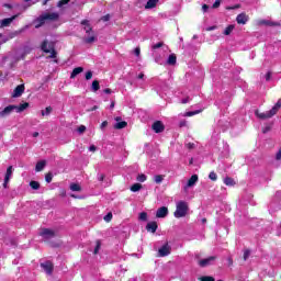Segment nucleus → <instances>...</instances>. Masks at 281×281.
<instances>
[{
	"instance_id": "obj_38",
	"label": "nucleus",
	"mask_w": 281,
	"mask_h": 281,
	"mask_svg": "<svg viewBox=\"0 0 281 281\" xmlns=\"http://www.w3.org/2000/svg\"><path fill=\"white\" fill-rule=\"evenodd\" d=\"M209 179H211V181H217L218 176L216 175V172L211 171V172L209 173Z\"/></svg>"
},
{
	"instance_id": "obj_22",
	"label": "nucleus",
	"mask_w": 281,
	"mask_h": 281,
	"mask_svg": "<svg viewBox=\"0 0 281 281\" xmlns=\"http://www.w3.org/2000/svg\"><path fill=\"white\" fill-rule=\"evenodd\" d=\"M30 106V103L25 102V103H22L20 105H15L14 110H15V113H23V111H25V109H27Z\"/></svg>"
},
{
	"instance_id": "obj_34",
	"label": "nucleus",
	"mask_w": 281,
	"mask_h": 281,
	"mask_svg": "<svg viewBox=\"0 0 281 281\" xmlns=\"http://www.w3.org/2000/svg\"><path fill=\"white\" fill-rule=\"evenodd\" d=\"M139 190H142V184L140 183H134L131 187V192H139Z\"/></svg>"
},
{
	"instance_id": "obj_35",
	"label": "nucleus",
	"mask_w": 281,
	"mask_h": 281,
	"mask_svg": "<svg viewBox=\"0 0 281 281\" xmlns=\"http://www.w3.org/2000/svg\"><path fill=\"white\" fill-rule=\"evenodd\" d=\"M70 190H71L72 192H80V190H81L80 184H78V183H71V184H70Z\"/></svg>"
},
{
	"instance_id": "obj_36",
	"label": "nucleus",
	"mask_w": 281,
	"mask_h": 281,
	"mask_svg": "<svg viewBox=\"0 0 281 281\" xmlns=\"http://www.w3.org/2000/svg\"><path fill=\"white\" fill-rule=\"evenodd\" d=\"M147 177L144 173H139L136 178V181H138L139 183H144V181H146Z\"/></svg>"
},
{
	"instance_id": "obj_15",
	"label": "nucleus",
	"mask_w": 281,
	"mask_h": 281,
	"mask_svg": "<svg viewBox=\"0 0 281 281\" xmlns=\"http://www.w3.org/2000/svg\"><path fill=\"white\" fill-rule=\"evenodd\" d=\"M12 172H13V167L9 166L4 176L3 188H8V183H10V179H12Z\"/></svg>"
},
{
	"instance_id": "obj_17",
	"label": "nucleus",
	"mask_w": 281,
	"mask_h": 281,
	"mask_svg": "<svg viewBox=\"0 0 281 281\" xmlns=\"http://www.w3.org/2000/svg\"><path fill=\"white\" fill-rule=\"evenodd\" d=\"M153 131H155L156 133H164V123H161V121H156L153 125H151Z\"/></svg>"
},
{
	"instance_id": "obj_46",
	"label": "nucleus",
	"mask_w": 281,
	"mask_h": 281,
	"mask_svg": "<svg viewBox=\"0 0 281 281\" xmlns=\"http://www.w3.org/2000/svg\"><path fill=\"white\" fill-rule=\"evenodd\" d=\"M85 131H87V126L85 125H80L78 128H77V132L82 135V133H85Z\"/></svg>"
},
{
	"instance_id": "obj_7",
	"label": "nucleus",
	"mask_w": 281,
	"mask_h": 281,
	"mask_svg": "<svg viewBox=\"0 0 281 281\" xmlns=\"http://www.w3.org/2000/svg\"><path fill=\"white\" fill-rule=\"evenodd\" d=\"M40 235L44 238V240H50L56 236V233L49 228H43Z\"/></svg>"
},
{
	"instance_id": "obj_3",
	"label": "nucleus",
	"mask_w": 281,
	"mask_h": 281,
	"mask_svg": "<svg viewBox=\"0 0 281 281\" xmlns=\"http://www.w3.org/2000/svg\"><path fill=\"white\" fill-rule=\"evenodd\" d=\"M81 25H83V30L86 34H88V37H86L85 41L87 43H93L95 41V36L93 35V29H91L89 20L81 21Z\"/></svg>"
},
{
	"instance_id": "obj_13",
	"label": "nucleus",
	"mask_w": 281,
	"mask_h": 281,
	"mask_svg": "<svg viewBox=\"0 0 281 281\" xmlns=\"http://www.w3.org/2000/svg\"><path fill=\"white\" fill-rule=\"evenodd\" d=\"M255 115H257V117H259V120H270V117H273V115L276 114H271V110L268 112H260V111H256Z\"/></svg>"
},
{
	"instance_id": "obj_59",
	"label": "nucleus",
	"mask_w": 281,
	"mask_h": 281,
	"mask_svg": "<svg viewBox=\"0 0 281 281\" xmlns=\"http://www.w3.org/2000/svg\"><path fill=\"white\" fill-rule=\"evenodd\" d=\"M207 10H210V5L203 4V5H202V11H203V12H207Z\"/></svg>"
},
{
	"instance_id": "obj_43",
	"label": "nucleus",
	"mask_w": 281,
	"mask_h": 281,
	"mask_svg": "<svg viewBox=\"0 0 281 281\" xmlns=\"http://www.w3.org/2000/svg\"><path fill=\"white\" fill-rule=\"evenodd\" d=\"M52 179H54V176H53L52 173H47V175L45 176V181H46V183H52Z\"/></svg>"
},
{
	"instance_id": "obj_32",
	"label": "nucleus",
	"mask_w": 281,
	"mask_h": 281,
	"mask_svg": "<svg viewBox=\"0 0 281 281\" xmlns=\"http://www.w3.org/2000/svg\"><path fill=\"white\" fill-rule=\"evenodd\" d=\"M91 89L94 93H95V91H99L100 90V81H98V80L92 81Z\"/></svg>"
},
{
	"instance_id": "obj_30",
	"label": "nucleus",
	"mask_w": 281,
	"mask_h": 281,
	"mask_svg": "<svg viewBox=\"0 0 281 281\" xmlns=\"http://www.w3.org/2000/svg\"><path fill=\"white\" fill-rule=\"evenodd\" d=\"M177 63V56L171 54L167 59V65H175Z\"/></svg>"
},
{
	"instance_id": "obj_57",
	"label": "nucleus",
	"mask_w": 281,
	"mask_h": 281,
	"mask_svg": "<svg viewBox=\"0 0 281 281\" xmlns=\"http://www.w3.org/2000/svg\"><path fill=\"white\" fill-rule=\"evenodd\" d=\"M100 251V241H97V246L94 248V254H98Z\"/></svg>"
},
{
	"instance_id": "obj_47",
	"label": "nucleus",
	"mask_w": 281,
	"mask_h": 281,
	"mask_svg": "<svg viewBox=\"0 0 281 281\" xmlns=\"http://www.w3.org/2000/svg\"><path fill=\"white\" fill-rule=\"evenodd\" d=\"M113 218V214L112 213H108L105 216H104V221L106 223L111 222V220Z\"/></svg>"
},
{
	"instance_id": "obj_19",
	"label": "nucleus",
	"mask_w": 281,
	"mask_h": 281,
	"mask_svg": "<svg viewBox=\"0 0 281 281\" xmlns=\"http://www.w3.org/2000/svg\"><path fill=\"white\" fill-rule=\"evenodd\" d=\"M23 31H14L12 33L9 34L8 37H5L4 40H2V42H0V45H3V43H8V41L15 38V36L20 35Z\"/></svg>"
},
{
	"instance_id": "obj_39",
	"label": "nucleus",
	"mask_w": 281,
	"mask_h": 281,
	"mask_svg": "<svg viewBox=\"0 0 281 281\" xmlns=\"http://www.w3.org/2000/svg\"><path fill=\"white\" fill-rule=\"evenodd\" d=\"M30 186L33 190H38V188H41V184L37 181H31Z\"/></svg>"
},
{
	"instance_id": "obj_4",
	"label": "nucleus",
	"mask_w": 281,
	"mask_h": 281,
	"mask_svg": "<svg viewBox=\"0 0 281 281\" xmlns=\"http://www.w3.org/2000/svg\"><path fill=\"white\" fill-rule=\"evenodd\" d=\"M54 47V42L46 40L42 43V50L45 52V54H50L49 58H56V49Z\"/></svg>"
},
{
	"instance_id": "obj_40",
	"label": "nucleus",
	"mask_w": 281,
	"mask_h": 281,
	"mask_svg": "<svg viewBox=\"0 0 281 281\" xmlns=\"http://www.w3.org/2000/svg\"><path fill=\"white\" fill-rule=\"evenodd\" d=\"M139 221H148V213L142 212L139 214Z\"/></svg>"
},
{
	"instance_id": "obj_21",
	"label": "nucleus",
	"mask_w": 281,
	"mask_h": 281,
	"mask_svg": "<svg viewBox=\"0 0 281 281\" xmlns=\"http://www.w3.org/2000/svg\"><path fill=\"white\" fill-rule=\"evenodd\" d=\"M259 25H268L269 27H276V26L280 25V23L271 22L269 20H260Z\"/></svg>"
},
{
	"instance_id": "obj_53",
	"label": "nucleus",
	"mask_w": 281,
	"mask_h": 281,
	"mask_svg": "<svg viewBox=\"0 0 281 281\" xmlns=\"http://www.w3.org/2000/svg\"><path fill=\"white\" fill-rule=\"evenodd\" d=\"M162 45L164 43L159 42L153 46V49H159V47H161Z\"/></svg>"
},
{
	"instance_id": "obj_27",
	"label": "nucleus",
	"mask_w": 281,
	"mask_h": 281,
	"mask_svg": "<svg viewBox=\"0 0 281 281\" xmlns=\"http://www.w3.org/2000/svg\"><path fill=\"white\" fill-rule=\"evenodd\" d=\"M126 126H128V123H126L125 121H121L114 125V128H116L117 131H121V128H126Z\"/></svg>"
},
{
	"instance_id": "obj_44",
	"label": "nucleus",
	"mask_w": 281,
	"mask_h": 281,
	"mask_svg": "<svg viewBox=\"0 0 281 281\" xmlns=\"http://www.w3.org/2000/svg\"><path fill=\"white\" fill-rule=\"evenodd\" d=\"M154 181L155 183H161V181H164V176H155Z\"/></svg>"
},
{
	"instance_id": "obj_33",
	"label": "nucleus",
	"mask_w": 281,
	"mask_h": 281,
	"mask_svg": "<svg viewBox=\"0 0 281 281\" xmlns=\"http://www.w3.org/2000/svg\"><path fill=\"white\" fill-rule=\"evenodd\" d=\"M199 281H216V279H214V277L211 276H202L200 278H198Z\"/></svg>"
},
{
	"instance_id": "obj_26",
	"label": "nucleus",
	"mask_w": 281,
	"mask_h": 281,
	"mask_svg": "<svg viewBox=\"0 0 281 281\" xmlns=\"http://www.w3.org/2000/svg\"><path fill=\"white\" fill-rule=\"evenodd\" d=\"M82 71H85V68L82 67L75 68L70 75V78H76V76H78L79 74H82Z\"/></svg>"
},
{
	"instance_id": "obj_62",
	"label": "nucleus",
	"mask_w": 281,
	"mask_h": 281,
	"mask_svg": "<svg viewBox=\"0 0 281 281\" xmlns=\"http://www.w3.org/2000/svg\"><path fill=\"white\" fill-rule=\"evenodd\" d=\"M111 19V15H104L103 18H101V20H103L104 22L109 21Z\"/></svg>"
},
{
	"instance_id": "obj_61",
	"label": "nucleus",
	"mask_w": 281,
	"mask_h": 281,
	"mask_svg": "<svg viewBox=\"0 0 281 281\" xmlns=\"http://www.w3.org/2000/svg\"><path fill=\"white\" fill-rule=\"evenodd\" d=\"M89 150H90V153H95L97 147H95L94 145H91V146L89 147Z\"/></svg>"
},
{
	"instance_id": "obj_56",
	"label": "nucleus",
	"mask_w": 281,
	"mask_h": 281,
	"mask_svg": "<svg viewBox=\"0 0 281 281\" xmlns=\"http://www.w3.org/2000/svg\"><path fill=\"white\" fill-rule=\"evenodd\" d=\"M228 267H232L234 265V259L232 257L227 258Z\"/></svg>"
},
{
	"instance_id": "obj_5",
	"label": "nucleus",
	"mask_w": 281,
	"mask_h": 281,
	"mask_svg": "<svg viewBox=\"0 0 281 281\" xmlns=\"http://www.w3.org/2000/svg\"><path fill=\"white\" fill-rule=\"evenodd\" d=\"M165 273L167 277L175 279L177 276V263L169 262L165 267Z\"/></svg>"
},
{
	"instance_id": "obj_18",
	"label": "nucleus",
	"mask_w": 281,
	"mask_h": 281,
	"mask_svg": "<svg viewBox=\"0 0 281 281\" xmlns=\"http://www.w3.org/2000/svg\"><path fill=\"white\" fill-rule=\"evenodd\" d=\"M198 181H199V176L192 175L191 178L187 182V188H193V186H196Z\"/></svg>"
},
{
	"instance_id": "obj_41",
	"label": "nucleus",
	"mask_w": 281,
	"mask_h": 281,
	"mask_svg": "<svg viewBox=\"0 0 281 281\" xmlns=\"http://www.w3.org/2000/svg\"><path fill=\"white\" fill-rule=\"evenodd\" d=\"M249 256H251V250H249V249H246L245 251H244V260L246 261V260H248L249 259Z\"/></svg>"
},
{
	"instance_id": "obj_28",
	"label": "nucleus",
	"mask_w": 281,
	"mask_h": 281,
	"mask_svg": "<svg viewBox=\"0 0 281 281\" xmlns=\"http://www.w3.org/2000/svg\"><path fill=\"white\" fill-rule=\"evenodd\" d=\"M234 27H236L234 24L228 25V26L224 30V36H229V34H232V32H234Z\"/></svg>"
},
{
	"instance_id": "obj_12",
	"label": "nucleus",
	"mask_w": 281,
	"mask_h": 281,
	"mask_svg": "<svg viewBox=\"0 0 281 281\" xmlns=\"http://www.w3.org/2000/svg\"><path fill=\"white\" fill-rule=\"evenodd\" d=\"M16 105H8L0 112V117H8V115H11L13 111H15Z\"/></svg>"
},
{
	"instance_id": "obj_51",
	"label": "nucleus",
	"mask_w": 281,
	"mask_h": 281,
	"mask_svg": "<svg viewBox=\"0 0 281 281\" xmlns=\"http://www.w3.org/2000/svg\"><path fill=\"white\" fill-rule=\"evenodd\" d=\"M240 8V4H235L233 7H227L226 10H238Z\"/></svg>"
},
{
	"instance_id": "obj_6",
	"label": "nucleus",
	"mask_w": 281,
	"mask_h": 281,
	"mask_svg": "<svg viewBox=\"0 0 281 281\" xmlns=\"http://www.w3.org/2000/svg\"><path fill=\"white\" fill-rule=\"evenodd\" d=\"M172 251V248L170 245L165 244L158 249V258H166V256H170V252Z\"/></svg>"
},
{
	"instance_id": "obj_50",
	"label": "nucleus",
	"mask_w": 281,
	"mask_h": 281,
	"mask_svg": "<svg viewBox=\"0 0 281 281\" xmlns=\"http://www.w3.org/2000/svg\"><path fill=\"white\" fill-rule=\"evenodd\" d=\"M186 126H188V121L182 120V121L179 122V127H180V128H183V127H186Z\"/></svg>"
},
{
	"instance_id": "obj_60",
	"label": "nucleus",
	"mask_w": 281,
	"mask_h": 281,
	"mask_svg": "<svg viewBox=\"0 0 281 281\" xmlns=\"http://www.w3.org/2000/svg\"><path fill=\"white\" fill-rule=\"evenodd\" d=\"M98 181H104V175L99 173L98 175Z\"/></svg>"
},
{
	"instance_id": "obj_11",
	"label": "nucleus",
	"mask_w": 281,
	"mask_h": 281,
	"mask_svg": "<svg viewBox=\"0 0 281 281\" xmlns=\"http://www.w3.org/2000/svg\"><path fill=\"white\" fill-rule=\"evenodd\" d=\"M15 19H19V14L1 20L0 21L1 27H10V25H12V22L15 21Z\"/></svg>"
},
{
	"instance_id": "obj_23",
	"label": "nucleus",
	"mask_w": 281,
	"mask_h": 281,
	"mask_svg": "<svg viewBox=\"0 0 281 281\" xmlns=\"http://www.w3.org/2000/svg\"><path fill=\"white\" fill-rule=\"evenodd\" d=\"M147 232H151V234H155L157 232V222H149L146 226Z\"/></svg>"
},
{
	"instance_id": "obj_42",
	"label": "nucleus",
	"mask_w": 281,
	"mask_h": 281,
	"mask_svg": "<svg viewBox=\"0 0 281 281\" xmlns=\"http://www.w3.org/2000/svg\"><path fill=\"white\" fill-rule=\"evenodd\" d=\"M69 1H71V0H59L57 3V7L63 8V5H67V3H69Z\"/></svg>"
},
{
	"instance_id": "obj_9",
	"label": "nucleus",
	"mask_w": 281,
	"mask_h": 281,
	"mask_svg": "<svg viewBox=\"0 0 281 281\" xmlns=\"http://www.w3.org/2000/svg\"><path fill=\"white\" fill-rule=\"evenodd\" d=\"M41 267L42 269H44L47 276H52V272L54 271V263H52L50 261H44L41 263Z\"/></svg>"
},
{
	"instance_id": "obj_2",
	"label": "nucleus",
	"mask_w": 281,
	"mask_h": 281,
	"mask_svg": "<svg viewBox=\"0 0 281 281\" xmlns=\"http://www.w3.org/2000/svg\"><path fill=\"white\" fill-rule=\"evenodd\" d=\"M190 212V204L186 201H179L177 203V218H186Z\"/></svg>"
},
{
	"instance_id": "obj_16",
	"label": "nucleus",
	"mask_w": 281,
	"mask_h": 281,
	"mask_svg": "<svg viewBox=\"0 0 281 281\" xmlns=\"http://www.w3.org/2000/svg\"><path fill=\"white\" fill-rule=\"evenodd\" d=\"M168 216V207L161 206L156 212V218H166Z\"/></svg>"
},
{
	"instance_id": "obj_45",
	"label": "nucleus",
	"mask_w": 281,
	"mask_h": 281,
	"mask_svg": "<svg viewBox=\"0 0 281 281\" xmlns=\"http://www.w3.org/2000/svg\"><path fill=\"white\" fill-rule=\"evenodd\" d=\"M186 148H188V150H194V148H196V145L194 143H188L186 145Z\"/></svg>"
},
{
	"instance_id": "obj_10",
	"label": "nucleus",
	"mask_w": 281,
	"mask_h": 281,
	"mask_svg": "<svg viewBox=\"0 0 281 281\" xmlns=\"http://www.w3.org/2000/svg\"><path fill=\"white\" fill-rule=\"evenodd\" d=\"M23 93H25V85L22 83L15 87L12 93V98H21Z\"/></svg>"
},
{
	"instance_id": "obj_37",
	"label": "nucleus",
	"mask_w": 281,
	"mask_h": 281,
	"mask_svg": "<svg viewBox=\"0 0 281 281\" xmlns=\"http://www.w3.org/2000/svg\"><path fill=\"white\" fill-rule=\"evenodd\" d=\"M52 114V106H47L45 110H42V115L45 117V115Z\"/></svg>"
},
{
	"instance_id": "obj_58",
	"label": "nucleus",
	"mask_w": 281,
	"mask_h": 281,
	"mask_svg": "<svg viewBox=\"0 0 281 281\" xmlns=\"http://www.w3.org/2000/svg\"><path fill=\"white\" fill-rule=\"evenodd\" d=\"M266 80H267V82H269V80H271V71H268L266 74Z\"/></svg>"
},
{
	"instance_id": "obj_1",
	"label": "nucleus",
	"mask_w": 281,
	"mask_h": 281,
	"mask_svg": "<svg viewBox=\"0 0 281 281\" xmlns=\"http://www.w3.org/2000/svg\"><path fill=\"white\" fill-rule=\"evenodd\" d=\"M59 16L60 15L56 12L45 13L34 21L35 27L38 30V27H41L42 25H45V21H58Z\"/></svg>"
},
{
	"instance_id": "obj_63",
	"label": "nucleus",
	"mask_w": 281,
	"mask_h": 281,
	"mask_svg": "<svg viewBox=\"0 0 281 281\" xmlns=\"http://www.w3.org/2000/svg\"><path fill=\"white\" fill-rule=\"evenodd\" d=\"M103 92L108 93V94L112 93L111 89H109V88L104 89Z\"/></svg>"
},
{
	"instance_id": "obj_31",
	"label": "nucleus",
	"mask_w": 281,
	"mask_h": 281,
	"mask_svg": "<svg viewBox=\"0 0 281 281\" xmlns=\"http://www.w3.org/2000/svg\"><path fill=\"white\" fill-rule=\"evenodd\" d=\"M224 183H225V186H231V187L236 186V181H234L232 177H226L224 179Z\"/></svg>"
},
{
	"instance_id": "obj_64",
	"label": "nucleus",
	"mask_w": 281,
	"mask_h": 281,
	"mask_svg": "<svg viewBox=\"0 0 281 281\" xmlns=\"http://www.w3.org/2000/svg\"><path fill=\"white\" fill-rule=\"evenodd\" d=\"M110 109H115V101H112V102H111Z\"/></svg>"
},
{
	"instance_id": "obj_25",
	"label": "nucleus",
	"mask_w": 281,
	"mask_h": 281,
	"mask_svg": "<svg viewBox=\"0 0 281 281\" xmlns=\"http://www.w3.org/2000/svg\"><path fill=\"white\" fill-rule=\"evenodd\" d=\"M45 166H46L45 160L38 161V162L36 164V166H35L36 172H41L42 170H44Z\"/></svg>"
},
{
	"instance_id": "obj_55",
	"label": "nucleus",
	"mask_w": 281,
	"mask_h": 281,
	"mask_svg": "<svg viewBox=\"0 0 281 281\" xmlns=\"http://www.w3.org/2000/svg\"><path fill=\"white\" fill-rule=\"evenodd\" d=\"M190 102V97H186L184 99H182L181 103L182 104H188Z\"/></svg>"
},
{
	"instance_id": "obj_52",
	"label": "nucleus",
	"mask_w": 281,
	"mask_h": 281,
	"mask_svg": "<svg viewBox=\"0 0 281 281\" xmlns=\"http://www.w3.org/2000/svg\"><path fill=\"white\" fill-rule=\"evenodd\" d=\"M220 7H221V0H216V1L213 3V5H212L213 9H216V8H220Z\"/></svg>"
},
{
	"instance_id": "obj_48",
	"label": "nucleus",
	"mask_w": 281,
	"mask_h": 281,
	"mask_svg": "<svg viewBox=\"0 0 281 281\" xmlns=\"http://www.w3.org/2000/svg\"><path fill=\"white\" fill-rule=\"evenodd\" d=\"M93 78V72L91 70L86 72V80H91Z\"/></svg>"
},
{
	"instance_id": "obj_8",
	"label": "nucleus",
	"mask_w": 281,
	"mask_h": 281,
	"mask_svg": "<svg viewBox=\"0 0 281 281\" xmlns=\"http://www.w3.org/2000/svg\"><path fill=\"white\" fill-rule=\"evenodd\" d=\"M236 21L238 25H247L249 22V15L245 12H241L236 16Z\"/></svg>"
},
{
	"instance_id": "obj_24",
	"label": "nucleus",
	"mask_w": 281,
	"mask_h": 281,
	"mask_svg": "<svg viewBox=\"0 0 281 281\" xmlns=\"http://www.w3.org/2000/svg\"><path fill=\"white\" fill-rule=\"evenodd\" d=\"M280 109H281V98L277 101L274 106L270 110L271 111V115H277L278 111H280Z\"/></svg>"
},
{
	"instance_id": "obj_54",
	"label": "nucleus",
	"mask_w": 281,
	"mask_h": 281,
	"mask_svg": "<svg viewBox=\"0 0 281 281\" xmlns=\"http://www.w3.org/2000/svg\"><path fill=\"white\" fill-rule=\"evenodd\" d=\"M106 126H109V122L103 121V122L101 123V130L106 128Z\"/></svg>"
},
{
	"instance_id": "obj_14",
	"label": "nucleus",
	"mask_w": 281,
	"mask_h": 281,
	"mask_svg": "<svg viewBox=\"0 0 281 281\" xmlns=\"http://www.w3.org/2000/svg\"><path fill=\"white\" fill-rule=\"evenodd\" d=\"M214 260H216V256H211L209 258L201 259L199 261V266L200 267H210V265H212V262H214Z\"/></svg>"
},
{
	"instance_id": "obj_49",
	"label": "nucleus",
	"mask_w": 281,
	"mask_h": 281,
	"mask_svg": "<svg viewBox=\"0 0 281 281\" xmlns=\"http://www.w3.org/2000/svg\"><path fill=\"white\" fill-rule=\"evenodd\" d=\"M134 54H135V56H137V58H140L139 56H140V54H142V49H140L139 47H136V48L134 49Z\"/></svg>"
},
{
	"instance_id": "obj_20",
	"label": "nucleus",
	"mask_w": 281,
	"mask_h": 281,
	"mask_svg": "<svg viewBox=\"0 0 281 281\" xmlns=\"http://www.w3.org/2000/svg\"><path fill=\"white\" fill-rule=\"evenodd\" d=\"M159 0H148L145 4V10H153V8H157Z\"/></svg>"
},
{
	"instance_id": "obj_29",
	"label": "nucleus",
	"mask_w": 281,
	"mask_h": 281,
	"mask_svg": "<svg viewBox=\"0 0 281 281\" xmlns=\"http://www.w3.org/2000/svg\"><path fill=\"white\" fill-rule=\"evenodd\" d=\"M203 110H195L184 113V117H192L193 115H199V113H202Z\"/></svg>"
}]
</instances>
